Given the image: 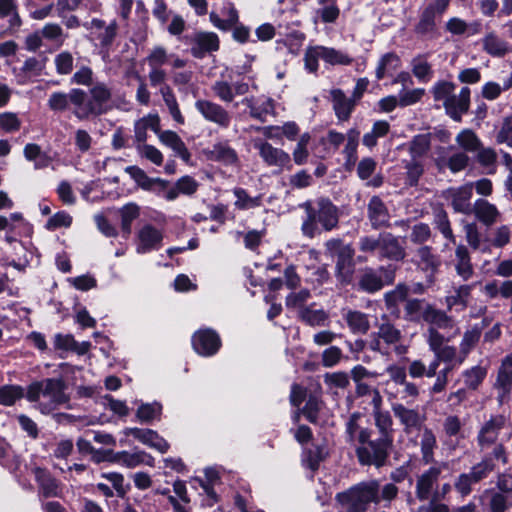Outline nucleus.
I'll return each instance as SVG.
<instances>
[{
    "label": "nucleus",
    "instance_id": "50",
    "mask_svg": "<svg viewBox=\"0 0 512 512\" xmlns=\"http://www.w3.org/2000/svg\"><path fill=\"white\" fill-rule=\"evenodd\" d=\"M408 295V288L403 284H398L395 289L385 293L384 300L387 310L394 315H398V306L405 301Z\"/></svg>",
    "mask_w": 512,
    "mask_h": 512
},
{
    "label": "nucleus",
    "instance_id": "30",
    "mask_svg": "<svg viewBox=\"0 0 512 512\" xmlns=\"http://www.w3.org/2000/svg\"><path fill=\"white\" fill-rule=\"evenodd\" d=\"M331 98L337 118L340 121H347L355 108L356 100L347 97L340 89L332 90Z\"/></svg>",
    "mask_w": 512,
    "mask_h": 512
},
{
    "label": "nucleus",
    "instance_id": "20",
    "mask_svg": "<svg viewBox=\"0 0 512 512\" xmlns=\"http://www.w3.org/2000/svg\"><path fill=\"white\" fill-rule=\"evenodd\" d=\"M219 49V38L213 32H198L192 38L191 54L195 58H203L207 53Z\"/></svg>",
    "mask_w": 512,
    "mask_h": 512
},
{
    "label": "nucleus",
    "instance_id": "53",
    "mask_svg": "<svg viewBox=\"0 0 512 512\" xmlns=\"http://www.w3.org/2000/svg\"><path fill=\"white\" fill-rule=\"evenodd\" d=\"M411 68L413 75L420 82H429L433 77L432 67L424 55L414 57L411 61Z\"/></svg>",
    "mask_w": 512,
    "mask_h": 512
},
{
    "label": "nucleus",
    "instance_id": "42",
    "mask_svg": "<svg viewBox=\"0 0 512 512\" xmlns=\"http://www.w3.org/2000/svg\"><path fill=\"white\" fill-rule=\"evenodd\" d=\"M481 337V329L477 326L465 331L460 342V355L458 356V364L461 365L470 351L475 347Z\"/></svg>",
    "mask_w": 512,
    "mask_h": 512
},
{
    "label": "nucleus",
    "instance_id": "13",
    "mask_svg": "<svg viewBox=\"0 0 512 512\" xmlns=\"http://www.w3.org/2000/svg\"><path fill=\"white\" fill-rule=\"evenodd\" d=\"M192 346L196 353L202 356H212L221 347V340L216 331L205 328L200 329L192 336Z\"/></svg>",
    "mask_w": 512,
    "mask_h": 512
},
{
    "label": "nucleus",
    "instance_id": "5",
    "mask_svg": "<svg viewBox=\"0 0 512 512\" xmlns=\"http://www.w3.org/2000/svg\"><path fill=\"white\" fill-rule=\"evenodd\" d=\"M338 498L352 512H366L370 503H379V484L377 481L360 483L346 493L339 494Z\"/></svg>",
    "mask_w": 512,
    "mask_h": 512
},
{
    "label": "nucleus",
    "instance_id": "28",
    "mask_svg": "<svg viewBox=\"0 0 512 512\" xmlns=\"http://www.w3.org/2000/svg\"><path fill=\"white\" fill-rule=\"evenodd\" d=\"M367 213L371 226L374 229L388 226L390 219L389 212L385 203L380 197L373 196L369 200Z\"/></svg>",
    "mask_w": 512,
    "mask_h": 512
},
{
    "label": "nucleus",
    "instance_id": "41",
    "mask_svg": "<svg viewBox=\"0 0 512 512\" xmlns=\"http://www.w3.org/2000/svg\"><path fill=\"white\" fill-rule=\"evenodd\" d=\"M149 129L154 131L156 134L158 133L159 117L157 115H148L135 123V140L139 144H145L144 142L147 139V130Z\"/></svg>",
    "mask_w": 512,
    "mask_h": 512
},
{
    "label": "nucleus",
    "instance_id": "36",
    "mask_svg": "<svg viewBox=\"0 0 512 512\" xmlns=\"http://www.w3.org/2000/svg\"><path fill=\"white\" fill-rule=\"evenodd\" d=\"M481 43L483 51L492 57H503L509 51L508 43L495 31L486 33L482 38Z\"/></svg>",
    "mask_w": 512,
    "mask_h": 512
},
{
    "label": "nucleus",
    "instance_id": "19",
    "mask_svg": "<svg viewBox=\"0 0 512 512\" xmlns=\"http://www.w3.org/2000/svg\"><path fill=\"white\" fill-rule=\"evenodd\" d=\"M33 475L39 486V495L45 498L60 497L62 488L60 483L50 474V472L41 467H34Z\"/></svg>",
    "mask_w": 512,
    "mask_h": 512
},
{
    "label": "nucleus",
    "instance_id": "31",
    "mask_svg": "<svg viewBox=\"0 0 512 512\" xmlns=\"http://www.w3.org/2000/svg\"><path fill=\"white\" fill-rule=\"evenodd\" d=\"M241 103L250 110L251 117L260 121H266L270 115H274V101L271 98L255 100L253 97L244 98Z\"/></svg>",
    "mask_w": 512,
    "mask_h": 512
},
{
    "label": "nucleus",
    "instance_id": "46",
    "mask_svg": "<svg viewBox=\"0 0 512 512\" xmlns=\"http://www.w3.org/2000/svg\"><path fill=\"white\" fill-rule=\"evenodd\" d=\"M431 134L415 135L408 144V151L412 159L420 160L430 150Z\"/></svg>",
    "mask_w": 512,
    "mask_h": 512
},
{
    "label": "nucleus",
    "instance_id": "45",
    "mask_svg": "<svg viewBox=\"0 0 512 512\" xmlns=\"http://www.w3.org/2000/svg\"><path fill=\"white\" fill-rule=\"evenodd\" d=\"M358 285L361 290L374 293L383 287L384 282L377 271L366 268L360 275Z\"/></svg>",
    "mask_w": 512,
    "mask_h": 512
},
{
    "label": "nucleus",
    "instance_id": "39",
    "mask_svg": "<svg viewBox=\"0 0 512 512\" xmlns=\"http://www.w3.org/2000/svg\"><path fill=\"white\" fill-rule=\"evenodd\" d=\"M319 8L315 11L314 22L334 23L340 14L336 0H317Z\"/></svg>",
    "mask_w": 512,
    "mask_h": 512
},
{
    "label": "nucleus",
    "instance_id": "32",
    "mask_svg": "<svg viewBox=\"0 0 512 512\" xmlns=\"http://www.w3.org/2000/svg\"><path fill=\"white\" fill-rule=\"evenodd\" d=\"M392 411L395 417L404 426V430L406 432H409L411 429L421 426L423 422V418L418 410L407 408L401 403L393 404Z\"/></svg>",
    "mask_w": 512,
    "mask_h": 512
},
{
    "label": "nucleus",
    "instance_id": "47",
    "mask_svg": "<svg viewBox=\"0 0 512 512\" xmlns=\"http://www.w3.org/2000/svg\"><path fill=\"white\" fill-rule=\"evenodd\" d=\"M361 416L359 413H354L350 416L346 423V434L349 441L355 446L358 442L364 441L365 437L371 432L367 428H362L359 425Z\"/></svg>",
    "mask_w": 512,
    "mask_h": 512
},
{
    "label": "nucleus",
    "instance_id": "43",
    "mask_svg": "<svg viewBox=\"0 0 512 512\" xmlns=\"http://www.w3.org/2000/svg\"><path fill=\"white\" fill-rule=\"evenodd\" d=\"M23 154L26 160L34 162L35 169H43L51 163V157L43 152L38 144H26Z\"/></svg>",
    "mask_w": 512,
    "mask_h": 512
},
{
    "label": "nucleus",
    "instance_id": "18",
    "mask_svg": "<svg viewBox=\"0 0 512 512\" xmlns=\"http://www.w3.org/2000/svg\"><path fill=\"white\" fill-rule=\"evenodd\" d=\"M163 234L151 224H146L137 233L136 252L145 254L162 246Z\"/></svg>",
    "mask_w": 512,
    "mask_h": 512
},
{
    "label": "nucleus",
    "instance_id": "2",
    "mask_svg": "<svg viewBox=\"0 0 512 512\" xmlns=\"http://www.w3.org/2000/svg\"><path fill=\"white\" fill-rule=\"evenodd\" d=\"M66 385L61 378H47L32 383L27 390L26 398L37 403L43 414H48L69 401L65 393Z\"/></svg>",
    "mask_w": 512,
    "mask_h": 512
},
{
    "label": "nucleus",
    "instance_id": "59",
    "mask_svg": "<svg viewBox=\"0 0 512 512\" xmlns=\"http://www.w3.org/2000/svg\"><path fill=\"white\" fill-rule=\"evenodd\" d=\"M495 465L491 457H484L480 462L476 463L467 472L472 480L477 484L486 479L489 474L494 470Z\"/></svg>",
    "mask_w": 512,
    "mask_h": 512
},
{
    "label": "nucleus",
    "instance_id": "61",
    "mask_svg": "<svg viewBox=\"0 0 512 512\" xmlns=\"http://www.w3.org/2000/svg\"><path fill=\"white\" fill-rule=\"evenodd\" d=\"M418 264L426 271L435 272L440 266L439 258L432 253V249L428 246L420 247L417 250Z\"/></svg>",
    "mask_w": 512,
    "mask_h": 512
},
{
    "label": "nucleus",
    "instance_id": "24",
    "mask_svg": "<svg viewBox=\"0 0 512 512\" xmlns=\"http://www.w3.org/2000/svg\"><path fill=\"white\" fill-rule=\"evenodd\" d=\"M418 445L420 447L421 462L425 465L435 463V450L437 438L431 428L424 427L418 434Z\"/></svg>",
    "mask_w": 512,
    "mask_h": 512
},
{
    "label": "nucleus",
    "instance_id": "17",
    "mask_svg": "<svg viewBox=\"0 0 512 512\" xmlns=\"http://www.w3.org/2000/svg\"><path fill=\"white\" fill-rule=\"evenodd\" d=\"M505 422L506 419L503 415H493L481 426L477 434V443L481 449L496 443Z\"/></svg>",
    "mask_w": 512,
    "mask_h": 512
},
{
    "label": "nucleus",
    "instance_id": "4",
    "mask_svg": "<svg viewBox=\"0 0 512 512\" xmlns=\"http://www.w3.org/2000/svg\"><path fill=\"white\" fill-rule=\"evenodd\" d=\"M371 433L365 437L364 441L355 445L356 455L361 465L381 467L386 462L393 440L387 436L373 440Z\"/></svg>",
    "mask_w": 512,
    "mask_h": 512
},
{
    "label": "nucleus",
    "instance_id": "21",
    "mask_svg": "<svg viewBox=\"0 0 512 512\" xmlns=\"http://www.w3.org/2000/svg\"><path fill=\"white\" fill-rule=\"evenodd\" d=\"M124 434L127 436L132 435L144 445L154 448L161 453H165L169 449V444L167 441L154 430L141 429L136 427L126 428L124 430Z\"/></svg>",
    "mask_w": 512,
    "mask_h": 512
},
{
    "label": "nucleus",
    "instance_id": "29",
    "mask_svg": "<svg viewBox=\"0 0 512 512\" xmlns=\"http://www.w3.org/2000/svg\"><path fill=\"white\" fill-rule=\"evenodd\" d=\"M158 138L160 142L169 147L174 153L180 157L184 162L188 163L191 159V154L187 149L185 143L180 136L172 130H158Z\"/></svg>",
    "mask_w": 512,
    "mask_h": 512
},
{
    "label": "nucleus",
    "instance_id": "27",
    "mask_svg": "<svg viewBox=\"0 0 512 512\" xmlns=\"http://www.w3.org/2000/svg\"><path fill=\"white\" fill-rule=\"evenodd\" d=\"M381 258H387L393 261H401L406 256V251L398 238L391 233H381Z\"/></svg>",
    "mask_w": 512,
    "mask_h": 512
},
{
    "label": "nucleus",
    "instance_id": "62",
    "mask_svg": "<svg viewBox=\"0 0 512 512\" xmlns=\"http://www.w3.org/2000/svg\"><path fill=\"white\" fill-rule=\"evenodd\" d=\"M464 231L466 241L473 250H479L481 252L489 250V246L482 243L481 234L475 223H466L464 225Z\"/></svg>",
    "mask_w": 512,
    "mask_h": 512
},
{
    "label": "nucleus",
    "instance_id": "38",
    "mask_svg": "<svg viewBox=\"0 0 512 512\" xmlns=\"http://www.w3.org/2000/svg\"><path fill=\"white\" fill-rule=\"evenodd\" d=\"M496 388L500 391V396H507L512 388V359L506 357L498 370L496 379Z\"/></svg>",
    "mask_w": 512,
    "mask_h": 512
},
{
    "label": "nucleus",
    "instance_id": "49",
    "mask_svg": "<svg viewBox=\"0 0 512 512\" xmlns=\"http://www.w3.org/2000/svg\"><path fill=\"white\" fill-rule=\"evenodd\" d=\"M280 35H283L284 38L278 40L276 43L283 44L287 47L288 51L293 54L297 55L303 45V42L305 40V34L299 30L292 29L288 30L286 32H279Z\"/></svg>",
    "mask_w": 512,
    "mask_h": 512
},
{
    "label": "nucleus",
    "instance_id": "57",
    "mask_svg": "<svg viewBox=\"0 0 512 512\" xmlns=\"http://www.w3.org/2000/svg\"><path fill=\"white\" fill-rule=\"evenodd\" d=\"M300 319L310 326H322L328 320V314L323 309L306 306L299 310Z\"/></svg>",
    "mask_w": 512,
    "mask_h": 512
},
{
    "label": "nucleus",
    "instance_id": "11",
    "mask_svg": "<svg viewBox=\"0 0 512 512\" xmlns=\"http://www.w3.org/2000/svg\"><path fill=\"white\" fill-rule=\"evenodd\" d=\"M195 108L206 121L214 123L220 128H228L231 124L230 113L216 102L199 99L195 102Z\"/></svg>",
    "mask_w": 512,
    "mask_h": 512
},
{
    "label": "nucleus",
    "instance_id": "16",
    "mask_svg": "<svg viewBox=\"0 0 512 512\" xmlns=\"http://www.w3.org/2000/svg\"><path fill=\"white\" fill-rule=\"evenodd\" d=\"M84 96V90L73 88L68 93L53 92L48 99V107L54 112H63L69 105L73 106V112L81 107V101Z\"/></svg>",
    "mask_w": 512,
    "mask_h": 512
},
{
    "label": "nucleus",
    "instance_id": "7",
    "mask_svg": "<svg viewBox=\"0 0 512 512\" xmlns=\"http://www.w3.org/2000/svg\"><path fill=\"white\" fill-rule=\"evenodd\" d=\"M450 0H435L425 6L420 14L419 20L414 27V32L419 37L434 38L437 35V22L445 13Z\"/></svg>",
    "mask_w": 512,
    "mask_h": 512
},
{
    "label": "nucleus",
    "instance_id": "56",
    "mask_svg": "<svg viewBox=\"0 0 512 512\" xmlns=\"http://www.w3.org/2000/svg\"><path fill=\"white\" fill-rule=\"evenodd\" d=\"M404 169L406 170V185L413 187L416 186L424 173V164L421 160L410 159L404 160Z\"/></svg>",
    "mask_w": 512,
    "mask_h": 512
},
{
    "label": "nucleus",
    "instance_id": "35",
    "mask_svg": "<svg viewBox=\"0 0 512 512\" xmlns=\"http://www.w3.org/2000/svg\"><path fill=\"white\" fill-rule=\"evenodd\" d=\"M373 403H374V420L375 425L378 428L380 432V437H390L392 438V417L388 411H382L380 409V403H381V397L377 391H374L373 396Z\"/></svg>",
    "mask_w": 512,
    "mask_h": 512
},
{
    "label": "nucleus",
    "instance_id": "9",
    "mask_svg": "<svg viewBox=\"0 0 512 512\" xmlns=\"http://www.w3.org/2000/svg\"><path fill=\"white\" fill-rule=\"evenodd\" d=\"M326 250L336 257V271L342 280H348L354 268V249L349 244H344L340 239H330L325 243Z\"/></svg>",
    "mask_w": 512,
    "mask_h": 512
},
{
    "label": "nucleus",
    "instance_id": "1",
    "mask_svg": "<svg viewBox=\"0 0 512 512\" xmlns=\"http://www.w3.org/2000/svg\"><path fill=\"white\" fill-rule=\"evenodd\" d=\"M306 218L301 225L305 237L314 238L321 231H331L338 226L339 210L328 198L307 201L302 205Z\"/></svg>",
    "mask_w": 512,
    "mask_h": 512
},
{
    "label": "nucleus",
    "instance_id": "52",
    "mask_svg": "<svg viewBox=\"0 0 512 512\" xmlns=\"http://www.w3.org/2000/svg\"><path fill=\"white\" fill-rule=\"evenodd\" d=\"M346 136L335 130H330L326 136L322 137L319 141V145L323 146V153H320L321 158H325L327 155L334 153L343 144Z\"/></svg>",
    "mask_w": 512,
    "mask_h": 512
},
{
    "label": "nucleus",
    "instance_id": "10",
    "mask_svg": "<svg viewBox=\"0 0 512 512\" xmlns=\"http://www.w3.org/2000/svg\"><path fill=\"white\" fill-rule=\"evenodd\" d=\"M473 183L468 182L458 187H450L442 191L441 197L448 202L455 213L472 214Z\"/></svg>",
    "mask_w": 512,
    "mask_h": 512
},
{
    "label": "nucleus",
    "instance_id": "3",
    "mask_svg": "<svg viewBox=\"0 0 512 512\" xmlns=\"http://www.w3.org/2000/svg\"><path fill=\"white\" fill-rule=\"evenodd\" d=\"M112 92L104 82H95L88 92L84 91L81 107L73 114L78 120H88L107 111V104L111 100Z\"/></svg>",
    "mask_w": 512,
    "mask_h": 512
},
{
    "label": "nucleus",
    "instance_id": "14",
    "mask_svg": "<svg viewBox=\"0 0 512 512\" xmlns=\"http://www.w3.org/2000/svg\"><path fill=\"white\" fill-rule=\"evenodd\" d=\"M213 95L224 103H231L236 96H242L249 92V84L244 81L231 83L226 79H218L211 85Z\"/></svg>",
    "mask_w": 512,
    "mask_h": 512
},
{
    "label": "nucleus",
    "instance_id": "63",
    "mask_svg": "<svg viewBox=\"0 0 512 512\" xmlns=\"http://www.w3.org/2000/svg\"><path fill=\"white\" fill-rule=\"evenodd\" d=\"M322 60L330 65H349L352 58L335 48L321 46Z\"/></svg>",
    "mask_w": 512,
    "mask_h": 512
},
{
    "label": "nucleus",
    "instance_id": "48",
    "mask_svg": "<svg viewBox=\"0 0 512 512\" xmlns=\"http://www.w3.org/2000/svg\"><path fill=\"white\" fill-rule=\"evenodd\" d=\"M425 322L430 324L431 327L439 329H451L454 327V320L445 311L436 309L432 305H430L429 310L426 312Z\"/></svg>",
    "mask_w": 512,
    "mask_h": 512
},
{
    "label": "nucleus",
    "instance_id": "54",
    "mask_svg": "<svg viewBox=\"0 0 512 512\" xmlns=\"http://www.w3.org/2000/svg\"><path fill=\"white\" fill-rule=\"evenodd\" d=\"M487 376V368L481 365L473 366L462 372V378L467 388L476 390Z\"/></svg>",
    "mask_w": 512,
    "mask_h": 512
},
{
    "label": "nucleus",
    "instance_id": "8",
    "mask_svg": "<svg viewBox=\"0 0 512 512\" xmlns=\"http://www.w3.org/2000/svg\"><path fill=\"white\" fill-rule=\"evenodd\" d=\"M449 464L446 461H438L424 470L417 476L415 485V496L419 501L429 500L435 489L438 487V482L444 470L448 469Z\"/></svg>",
    "mask_w": 512,
    "mask_h": 512
},
{
    "label": "nucleus",
    "instance_id": "33",
    "mask_svg": "<svg viewBox=\"0 0 512 512\" xmlns=\"http://www.w3.org/2000/svg\"><path fill=\"white\" fill-rule=\"evenodd\" d=\"M482 499H486L487 512H507L512 507V495L496 492L493 489L486 490Z\"/></svg>",
    "mask_w": 512,
    "mask_h": 512
},
{
    "label": "nucleus",
    "instance_id": "51",
    "mask_svg": "<svg viewBox=\"0 0 512 512\" xmlns=\"http://www.w3.org/2000/svg\"><path fill=\"white\" fill-rule=\"evenodd\" d=\"M125 171L130 175V177L137 183L139 187L144 190L151 191L153 190L156 183L164 184V181L160 178H150L144 170L137 166H128Z\"/></svg>",
    "mask_w": 512,
    "mask_h": 512
},
{
    "label": "nucleus",
    "instance_id": "6",
    "mask_svg": "<svg viewBox=\"0 0 512 512\" xmlns=\"http://www.w3.org/2000/svg\"><path fill=\"white\" fill-rule=\"evenodd\" d=\"M82 27L88 31L90 41L96 43L100 49L108 53L118 36L119 26L115 19L107 23L105 20L93 17L89 21H85Z\"/></svg>",
    "mask_w": 512,
    "mask_h": 512
},
{
    "label": "nucleus",
    "instance_id": "15",
    "mask_svg": "<svg viewBox=\"0 0 512 512\" xmlns=\"http://www.w3.org/2000/svg\"><path fill=\"white\" fill-rule=\"evenodd\" d=\"M207 160L219 162L224 166L236 167L239 165V157L228 141L214 143L211 147L203 150Z\"/></svg>",
    "mask_w": 512,
    "mask_h": 512
},
{
    "label": "nucleus",
    "instance_id": "55",
    "mask_svg": "<svg viewBox=\"0 0 512 512\" xmlns=\"http://www.w3.org/2000/svg\"><path fill=\"white\" fill-rule=\"evenodd\" d=\"M400 66V58L395 53H386L381 57L376 68V78L381 80L385 75H390Z\"/></svg>",
    "mask_w": 512,
    "mask_h": 512
},
{
    "label": "nucleus",
    "instance_id": "44",
    "mask_svg": "<svg viewBox=\"0 0 512 512\" xmlns=\"http://www.w3.org/2000/svg\"><path fill=\"white\" fill-rule=\"evenodd\" d=\"M160 94L173 120L177 124L183 125L185 123V118L180 111L177 99L172 89L168 85L161 86Z\"/></svg>",
    "mask_w": 512,
    "mask_h": 512
},
{
    "label": "nucleus",
    "instance_id": "26",
    "mask_svg": "<svg viewBox=\"0 0 512 512\" xmlns=\"http://www.w3.org/2000/svg\"><path fill=\"white\" fill-rule=\"evenodd\" d=\"M376 335L378 338H381L387 346L392 345L394 347V352L397 355L401 356L407 353L408 346L401 343L402 333L394 325L390 323H382L378 327Z\"/></svg>",
    "mask_w": 512,
    "mask_h": 512
},
{
    "label": "nucleus",
    "instance_id": "25",
    "mask_svg": "<svg viewBox=\"0 0 512 512\" xmlns=\"http://www.w3.org/2000/svg\"><path fill=\"white\" fill-rule=\"evenodd\" d=\"M473 285L464 284L454 286L452 291L445 297V304L448 311H464L469 302Z\"/></svg>",
    "mask_w": 512,
    "mask_h": 512
},
{
    "label": "nucleus",
    "instance_id": "37",
    "mask_svg": "<svg viewBox=\"0 0 512 512\" xmlns=\"http://www.w3.org/2000/svg\"><path fill=\"white\" fill-rule=\"evenodd\" d=\"M455 270L464 281H468L474 274L470 253L464 245H458L455 250Z\"/></svg>",
    "mask_w": 512,
    "mask_h": 512
},
{
    "label": "nucleus",
    "instance_id": "58",
    "mask_svg": "<svg viewBox=\"0 0 512 512\" xmlns=\"http://www.w3.org/2000/svg\"><path fill=\"white\" fill-rule=\"evenodd\" d=\"M433 223L444 238L449 240L451 243L455 244L456 238L451 228V223L448 218V214L445 210L438 209L437 211H435Z\"/></svg>",
    "mask_w": 512,
    "mask_h": 512
},
{
    "label": "nucleus",
    "instance_id": "34",
    "mask_svg": "<svg viewBox=\"0 0 512 512\" xmlns=\"http://www.w3.org/2000/svg\"><path fill=\"white\" fill-rule=\"evenodd\" d=\"M342 317L353 334H366L370 329V321L367 314L351 309H343Z\"/></svg>",
    "mask_w": 512,
    "mask_h": 512
},
{
    "label": "nucleus",
    "instance_id": "23",
    "mask_svg": "<svg viewBox=\"0 0 512 512\" xmlns=\"http://www.w3.org/2000/svg\"><path fill=\"white\" fill-rule=\"evenodd\" d=\"M472 214L480 223L488 227L494 225L501 218V213L496 205L483 198L475 200Z\"/></svg>",
    "mask_w": 512,
    "mask_h": 512
},
{
    "label": "nucleus",
    "instance_id": "12",
    "mask_svg": "<svg viewBox=\"0 0 512 512\" xmlns=\"http://www.w3.org/2000/svg\"><path fill=\"white\" fill-rule=\"evenodd\" d=\"M254 147L268 166L277 167L279 170L292 168L290 155L284 150L273 147L269 142L262 140L255 141Z\"/></svg>",
    "mask_w": 512,
    "mask_h": 512
},
{
    "label": "nucleus",
    "instance_id": "60",
    "mask_svg": "<svg viewBox=\"0 0 512 512\" xmlns=\"http://www.w3.org/2000/svg\"><path fill=\"white\" fill-rule=\"evenodd\" d=\"M457 144L467 152H476L481 148L482 142L478 136L470 129L462 130L456 136Z\"/></svg>",
    "mask_w": 512,
    "mask_h": 512
},
{
    "label": "nucleus",
    "instance_id": "64",
    "mask_svg": "<svg viewBox=\"0 0 512 512\" xmlns=\"http://www.w3.org/2000/svg\"><path fill=\"white\" fill-rule=\"evenodd\" d=\"M476 154L477 162L484 168L488 169V173L492 174L496 171L497 153L490 147L479 148Z\"/></svg>",
    "mask_w": 512,
    "mask_h": 512
},
{
    "label": "nucleus",
    "instance_id": "22",
    "mask_svg": "<svg viewBox=\"0 0 512 512\" xmlns=\"http://www.w3.org/2000/svg\"><path fill=\"white\" fill-rule=\"evenodd\" d=\"M446 113L455 121L460 122L470 106V89L463 87L458 95L453 94L443 104Z\"/></svg>",
    "mask_w": 512,
    "mask_h": 512
},
{
    "label": "nucleus",
    "instance_id": "40",
    "mask_svg": "<svg viewBox=\"0 0 512 512\" xmlns=\"http://www.w3.org/2000/svg\"><path fill=\"white\" fill-rule=\"evenodd\" d=\"M431 304L420 299H409L405 303V319L413 322L425 321L426 312Z\"/></svg>",
    "mask_w": 512,
    "mask_h": 512
}]
</instances>
